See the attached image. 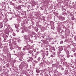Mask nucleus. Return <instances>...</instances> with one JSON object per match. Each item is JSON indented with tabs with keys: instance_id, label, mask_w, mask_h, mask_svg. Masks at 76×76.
Listing matches in <instances>:
<instances>
[{
	"instance_id": "dca6fc26",
	"label": "nucleus",
	"mask_w": 76,
	"mask_h": 76,
	"mask_svg": "<svg viewBox=\"0 0 76 76\" xmlns=\"http://www.w3.org/2000/svg\"><path fill=\"white\" fill-rule=\"evenodd\" d=\"M31 43H33V41L32 40H31Z\"/></svg>"
},
{
	"instance_id": "4be33fe9",
	"label": "nucleus",
	"mask_w": 76,
	"mask_h": 76,
	"mask_svg": "<svg viewBox=\"0 0 76 76\" xmlns=\"http://www.w3.org/2000/svg\"><path fill=\"white\" fill-rule=\"evenodd\" d=\"M20 41V39H19L18 40V41L19 42V41Z\"/></svg>"
},
{
	"instance_id": "f257e3e1",
	"label": "nucleus",
	"mask_w": 76,
	"mask_h": 76,
	"mask_svg": "<svg viewBox=\"0 0 76 76\" xmlns=\"http://www.w3.org/2000/svg\"><path fill=\"white\" fill-rule=\"evenodd\" d=\"M31 36V35H25L24 36V38L25 39V40L26 41H28V40H30V37Z\"/></svg>"
},
{
	"instance_id": "b1692460",
	"label": "nucleus",
	"mask_w": 76,
	"mask_h": 76,
	"mask_svg": "<svg viewBox=\"0 0 76 76\" xmlns=\"http://www.w3.org/2000/svg\"><path fill=\"white\" fill-rule=\"evenodd\" d=\"M40 57H39V59H40Z\"/></svg>"
},
{
	"instance_id": "473e14b6",
	"label": "nucleus",
	"mask_w": 76,
	"mask_h": 76,
	"mask_svg": "<svg viewBox=\"0 0 76 76\" xmlns=\"http://www.w3.org/2000/svg\"><path fill=\"white\" fill-rule=\"evenodd\" d=\"M22 58H21V59H22Z\"/></svg>"
},
{
	"instance_id": "72a5a7b5",
	"label": "nucleus",
	"mask_w": 76,
	"mask_h": 76,
	"mask_svg": "<svg viewBox=\"0 0 76 76\" xmlns=\"http://www.w3.org/2000/svg\"><path fill=\"white\" fill-rule=\"evenodd\" d=\"M1 25H2V24H1Z\"/></svg>"
},
{
	"instance_id": "a878e982",
	"label": "nucleus",
	"mask_w": 76,
	"mask_h": 76,
	"mask_svg": "<svg viewBox=\"0 0 76 76\" xmlns=\"http://www.w3.org/2000/svg\"><path fill=\"white\" fill-rule=\"evenodd\" d=\"M18 46H17V48H18Z\"/></svg>"
},
{
	"instance_id": "7ed1b4c3",
	"label": "nucleus",
	"mask_w": 76,
	"mask_h": 76,
	"mask_svg": "<svg viewBox=\"0 0 76 76\" xmlns=\"http://www.w3.org/2000/svg\"><path fill=\"white\" fill-rule=\"evenodd\" d=\"M66 54L67 55V57L69 58L70 57V55H69V52L68 51H66Z\"/></svg>"
},
{
	"instance_id": "2eb2a0df",
	"label": "nucleus",
	"mask_w": 76,
	"mask_h": 76,
	"mask_svg": "<svg viewBox=\"0 0 76 76\" xmlns=\"http://www.w3.org/2000/svg\"><path fill=\"white\" fill-rule=\"evenodd\" d=\"M25 32V31L23 30H22V33H24Z\"/></svg>"
},
{
	"instance_id": "412c9836",
	"label": "nucleus",
	"mask_w": 76,
	"mask_h": 76,
	"mask_svg": "<svg viewBox=\"0 0 76 76\" xmlns=\"http://www.w3.org/2000/svg\"><path fill=\"white\" fill-rule=\"evenodd\" d=\"M27 76H30V75H29L28 74L27 75Z\"/></svg>"
},
{
	"instance_id": "20e7f679",
	"label": "nucleus",
	"mask_w": 76,
	"mask_h": 76,
	"mask_svg": "<svg viewBox=\"0 0 76 76\" xmlns=\"http://www.w3.org/2000/svg\"><path fill=\"white\" fill-rule=\"evenodd\" d=\"M9 31L8 30H6L5 31V33L6 34V35H7V36H9Z\"/></svg>"
},
{
	"instance_id": "6e6552de",
	"label": "nucleus",
	"mask_w": 76,
	"mask_h": 76,
	"mask_svg": "<svg viewBox=\"0 0 76 76\" xmlns=\"http://www.w3.org/2000/svg\"><path fill=\"white\" fill-rule=\"evenodd\" d=\"M32 51L31 50H30L28 52V53H30V54H32Z\"/></svg>"
},
{
	"instance_id": "423d86ee",
	"label": "nucleus",
	"mask_w": 76,
	"mask_h": 76,
	"mask_svg": "<svg viewBox=\"0 0 76 76\" xmlns=\"http://www.w3.org/2000/svg\"><path fill=\"white\" fill-rule=\"evenodd\" d=\"M16 14H13L12 15V18H16Z\"/></svg>"
},
{
	"instance_id": "0eeeda50",
	"label": "nucleus",
	"mask_w": 76,
	"mask_h": 76,
	"mask_svg": "<svg viewBox=\"0 0 76 76\" xmlns=\"http://www.w3.org/2000/svg\"><path fill=\"white\" fill-rule=\"evenodd\" d=\"M62 50H63V48L62 47L60 48L59 50V51H61Z\"/></svg>"
},
{
	"instance_id": "39448f33",
	"label": "nucleus",
	"mask_w": 76,
	"mask_h": 76,
	"mask_svg": "<svg viewBox=\"0 0 76 76\" xmlns=\"http://www.w3.org/2000/svg\"><path fill=\"white\" fill-rule=\"evenodd\" d=\"M3 38H6V37L7 38V37L8 36H7V34H3Z\"/></svg>"
},
{
	"instance_id": "393cba45",
	"label": "nucleus",
	"mask_w": 76,
	"mask_h": 76,
	"mask_svg": "<svg viewBox=\"0 0 76 76\" xmlns=\"http://www.w3.org/2000/svg\"><path fill=\"white\" fill-rule=\"evenodd\" d=\"M16 1V0H14V1Z\"/></svg>"
},
{
	"instance_id": "f8f14e48",
	"label": "nucleus",
	"mask_w": 76,
	"mask_h": 76,
	"mask_svg": "<svg viewBox=\"0 0 76 76\" xmlns=\"http://www.w3.org/2000/svg\"><path fill=\"white\" fill-rule=\"evenodd\" d=\"M18 10H19V9H21V7L20 6H18Z\"/></svg>"
},
{
	"instance_id": "cd10ccee",
	"label": "nucleus",
	"mask_w": 76,
	"mask_h": 76,
	"mask_svg": "<svg viewBox=\"0 0 76 76\" xmlns=\"http://www.w3.org/2000/svg\"><path fill=\"white\" fill-rule=\"evenodd\" d=\"M64 18V20L65 19V18Z\"/></svg>"
},
{
	"instance_id": "6ab92c4d",
	"label": "nucleus",
	"mask_w": 76,
	"mask_h": 76,
	"mask_svg": "<svg viewBox=\"0 0 76 76\" xmlns=\"http://www.w3.org/2000/svg\"><path fill=\"white\" fill-rule=\"evenodd\" d=\"M12 18H10V20H12Z\"/></svg>"
},
{
	"instance_id": "2f4dec72",
	"label": "nucleus",
	"mask_w": 76,
	"mask_h": 76,
	"mask_svg": "<svg viewBox=\"0 0 76 76\" xmlns=\"http://www.w3.org/2000/svg\"><path fill=\"white\" fill-rule=\"evenodd\" d=\"M32 55H33V54H32Z\"/></svg>"
},
{
	"instance_id": "5701e85b",
	"label": "nucleus",
	"mask_w": 76,
	"mask_h": 76,
	"mask_svg": "<svg viewBox=\"0 0 76 76\" xmlns=\"http://www.w3.org/2000/svg\"><path fill=\"white\" fill-rule=\"evenodd\" d=\"M3 27V26H1V28H2Z\"/></svg>"
},
{
	"instance_id": "aec40b11",
	"label": "nucleus",
	"mask_w": 76,
	"mask_h": 76,
	"mask_svg": "<svg viewBox=\"0 0 76 76\" xmlns=\"http://www.w3.org/2000/svg\"><path fill=\"white\" fill-rule=\"evenodd\" d=\"M26 67H28V64H26Z\"/></svg>"
},
{
	"instance_id": "9b49d317",
	"label": "nucleus",
	"mask_w": 76,
	"mask_h": 76,
	"mask_svg": "<svg viewBox=\"0 0 76 76\" xmlns=\"http://www.w3.org/2000/svg\"><path fill=\"white\" fill-rule=\"evenodd\" d=\"M36 72L37 73H39V70H36Z\"/></svg>"
},
{
	"instance_id": "7c9ffc66",
	"label": "nucleus",
	"mask_w": 76,
	"mask_h": 76,
	"mask_svg": "<svg viewBox=\"0 0 76 76\" xmlns=\"http://www.w3.org/2000/svg\"><path fill=\"white\" fill-rule=\"evenodd\" d=\"M73 67H73H74V66H73V67Z\"/></svg>"
},
{
	"instance_id": "a211bd4d",
	"label": "nucleus",
	"mask_w": 76,
	"mask_h": 76,
	"mask_svg": "<svg viewBox=\"0 0 76 76\" xmlns=\"http://www.w3.org/2000/svg\"><path fill=\"white\" fill-rule=\"evenodd\" d=\"M61 70H64V69H63V68H62V69H61Z\"/></svg>"
},
{
	"instance_id": "c756f323",
	"label": "nucleus",
	"mask_w": 76,
	"mask_h": 76,
	"mask_svg": "<svg viewBox=\"0 0 76 76\" xmlns=\"http://www.w3.org/2000/svg\"><path fill=\"white\" fill-rule=\"evenodd\" d=\"M12 0V1H14V0Z\"/></svg>"
},
{
	"instance_id": "f704fd0d",
	"label": "nucleus",
	"mask_w": 76,
	"mask_h": 76,
	"mask_svg": "<svg viewBox=\"0 0 76 76\" xmlns=\"http://www.w3.org/2000/svg\"><path fill=\"white\" fill-rule=\"evenodd\" d=\"M66 73H67V72H66Z\"/></svg>"
},
{
	"instance_id": "f3484780",
	"label": "nucleus",
	"mask_w": 76,
	"mask_h": 76,
	"mask_svg": "<svg viewBox=\"0 0 76 76\" xmlns=\"http://www.w3.org/2000/svg\"><path fill=\"white\" fill-rule=\"evenodd\" d=\"M71 57H73V56H71Z\"/></svg>"
},
{
	"instance_id": "9d476101",
	"label": "nucleus",
	"mask_w": 76,
	"mask_h": 76,
	"mask_svg": "<svg viewBox=\"0 0 76 76\" xmlns=\"http://www.w3.org/2000/svg\"><path fill=\"white\" fill-rule=\"evenodd\" d=\"M46 55L48 56V51H46Z\"/></svg>"
},
{
	"instance_id": "bb28decb",
	"label": "nucleus",
	"mask_w": 76,
	"mask_h": 76,
	"mask_svg": "<svg viewBox=\"0 0 76 76\" xmlns=\"http://www.w3.org/2000/svg\"><path fill=\"white\" fill-rule=\"evenodd\" d=\"M19 60H21L20 59V58L19 59Z\"/></svg>"
},
{
	"instance_id": "c85d7f7f",
	"label": "nucleus",
	"mask_w": 76,
	"mask_h": 76,
	"mask_svg": "<svg viewBox=\"0 0 76 76\" xmlns=\"http://www.w3.org/2000/svg\"><path fill=\"white\" fill-rule=\"evenodd\" d=\"M24 73H25V71H24Z\"/></svg>"
},
{
	"instance_id": "4468645a",
	"label": "nucleus",
	"mask_w": 76,
	"mask_h": 76,
	"mask_svg": "<svg viewBox=\"0 0 76 76\" xmlns=\"http://www.w3.org/2000/svg\"><path fill=\"white\" fill-rule=\"evenodd\" d=\"M63 41H61L60 42V44H63Z\"/></svg>"
},
{
	"instance_id": "ddd939ff",
	"label": "nucleus",
	"mask_w": 76,
	"mask_h": 76,
	"mask_svg": "<svg viewBox=\"0 0 76 76\" xmlns=\"http://www.w3.org/2000/svg\"><path fill=\"white\" fill-rule=\"evenodd\" d=\"M26 50V48H25V46L24 48H23V50H24V51H25Z\"/></svg>"
},
{
	"instance_id": "f03ea898",
	"label": "nucleus",
	"mask_w": 76,
	"mask_h": 76,
	"mask_svg": "<svg viewBox=\"0 0 76 76\" xmlns=\"http://www.w3.org/2000/svg\"><path fill=\"white\" fill-rule=\"evenodd\" d=\"M25 48L27 50H29V49L30 48V45H28L27 46H25Z\"/></svg>"
},
{
	"instance_id": "1a4fd4ad",
	"label": "nucleus",
	"mask_w": 76,
	"mask_h": 76,
	"mask_svg": "<svg viewBox=\"0 0 76 76\" xmlns=\"http://www.w3.org/2000/svg\"><path fill=\"white\" fill-rule=\"evenodd\" d=\"M18 27H19V26L18 25H15V28H18Z\"/></svg>"
}]
</instances>
